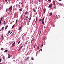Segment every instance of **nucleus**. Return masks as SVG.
Returning <instances> with one entry per match:
<instances>
[{"label":"nucleus","mask_w":64,"mask_h":64,"mask_svg":"<svg viewBox=\"0 0 64 64\" xmlns=\"http://www.w3.org/2000/svg\"><path fill=\"white\" fill-rule=\"evenodd\" d=\"M9 1H11V0H8Z\"/></svg>","instance_id":"nucleus-58"},{"label":"nucleus","mask_w":64,"mask_h":64,"mask_svg":"<svg viewBox=\"0 0 64 64\" xmlns=\"http://www.w3.org/2000/svg\"><path fill=\"white\" fill-rule=\"evenodd\" d=\"M2 58L4 60H5V56H4L2 57Z\"/></svg>","instance_id":"nucleus-11"},{"label":"nucleus","mask_w":64,"mask_h":64,"mask_svg":"<svg viewBox=\"0 0 64 64\" xmlns=\"http://www.w3.org/2000/svg\"><path fill=\"white\" fill-rule=\"evenodd\" d=\"M62 0H58V1H62Z\"/></svg>","instance_id":"nucleus-51"},{"label":"nucleus","mask_w":64,"mask_h":64,"mask_svg":"<svg viewBox=\"0 0 64 64\" xmlns=\"http://www.w3.org/2000/svg\"><path fill=\"white\" fill-rule=\"evenodd\" d=\"M28 12H26L25 13V15H27V14H28Z\"/></svg>","instance_id":"nucleus-23"},{"label":"nucleus","mask_w":64,"mask_h":64,"mask_svg":"<svg viewBox=\"0 0 64 64\" xmlns=\"http://www.w3.org/2000/svg\"><path fill=\"white\" fill-rule=\"evenodd\" d=\"M2 20H1L0 21V24H1V22H2Z\"/></svg>","instance_id":"nucleus-33"},{"label":"nucleus","mask_w":64,"mask_h":64,"mask_svg":"<svg viewBox=\"0 0 64 64\" xmlns=\"http://www.w3.org/2000/svg\"><path fill=\"white\" fill-rule=\"evenodd\" d=\"M43 45H44V44H42V47H43Z\"/></svg>","instance_id":"nucleus-34"},{"label":"nucleus","mask_w":64,"mask_h":64,"mask_svg":"<svg viewBox=\"0 0 64 64\" xmlns=\"http://www.w3.org/2000/svg\"><path fill=\"white\" fill-rule=\"evenodd\" d=\"M31 59L32 60H34V58H32Z\"/></svg>","instance_id":"nucleus-29"},{"label":"nucleus","mask_w":64,"mask_h":64,"mask_svg":"<svg viewBox=\"0 0 64 64\" xmlns=\"http://www.w3.org/2000/svg\"><path fill=\"white\" fill-rule=\"evenodd\" d=\"M0 62H2V59H0Z\"/></svg>","instance_id":"nucleus-37"},{"label":"nucleus","mask_w":64,"mask_h":64,"mask_svg":"<svg viewBox=\"0 0 64 64\" xmlns=\"http://www.w3.org/2000/svg\"><path fill=\"white\" fill-rule=\"evenodd\" d=\"M2 40H3V38H3V35H2Z\"/></svg>","instance_id":"nucleus-21"},{"label":"nucleus","mask_w":64,"mask_h":64,"mask_svg":"<svg viewBox=\"0 0 64 64\" xmlns=\"http://www.w3.org/2000/svg\"><path fill=\"white\" fill-rule=\"evenodd\" d=\"M50 16H51L52 15V12H50Z\"/></svg>","instance_id":"nucleus-15"},{"label":"nucleus","mask_w":64,"mask_h":64,"mask_svg":"<svg viewBox=\"0 0 64 64\" xmlns=\"http://www.w3.org/2000/svg\"><path fill=\"white\" fill-rule=\"evenodd\" d=\"M40 51H42V50L41 49L40 50Z\"/></svg>","instance_id":"nucleus-52"},{"label":"nucleus","mask_w":64,"mask_h":64,"mask_svg":"<svg viewBox=\"0 0 64 64\" xmlns=\"http://www.w3.org/2000/svg\"><path fill=\"white\" fill-rule=\"evenodd\" d=\"M44 28H46V27H45V26L44 27Z\"/></svg>","instance_id":"nucleus-54"},{"label":"nucleus","mask_w":64,"mask_h":64,"mask_svg":"<svg viewBox=\"0 0 64 64\" xmlns=\"http://www.w3.org/2000/svg\"><path fill=\"white\" fill-rule=\"evenodd\" d=\"M7 11V9H6V11Z\"/></svg>","instance_id":"nucleus-61"},{"label":"nucleus","mask_w":64,"mask_h":64,"mask_svg":"<svg viewBox=\"0 0 64 64\" xmlns=\"http://www.w3.org/2000/svg\"><path fill=\"white\" fill-rule=\"evenodd\" d=\"M24 50H25V48H24Z\"/></svg>","instance_id":"nucleus-56"},{"label":"nucleus","mask_w":64,"mask_h":64,"mask_svg":"<svg viewBox=\"0 0 64 64\" xmlns=\"http://www.w3.org/2000/svg\"><path fill=\"white\" fill-rule=\"evenodd\" d=\"M46 39V38L45 37L44 38V40H45Z\"/></svg>","instance_id":"nucleus-59"},{"label":"nucleus","mask_w":64,"mask_h":64,"mask_svg":"<svg viewBox=\"0 0 64 64\" xmlns=\"http://www.w3.org/2000/svg\"><path fill=\"white\" fill-rule=\"evenodd\" d=\"M16 24H17V23H18V20H16Z\"/></svg>","instance_id":"nucleus-20"},{"label":"nucleus","mask_w":64,"mask_h":64,"mask_svg":"<svg viewBox=\"0 0 64 64\" xmlns=\"http://www.w3.org/2000/svg\"><path fill=\"white\" fill-rule=\"evenodd\" d=\"M14 27H15V25H14L12 27V29H13V28H14Z\"/></svg>","instance_id":"nucleus-26"},{"label":"nucleus","mask_w":64,"mask_h":64,"mask_svg":"<svg viewBox=\"0 0 64 64\" xmlns=\"http://www.w3.org/2000/svg\"><path fill=\"white\" fill-rule=\"evenodd\" d=\"M2 19H3V18L2 17L1 18L0 20H2Z\"/></svg>","instance_id":"nucleus-44"},{"label":"nucleus","mask_w":64,"mask_h":64,"mask_svg":"<svg viewBox=\"0 0 64 64\" xmlns=\"http://www.w3.org/2000/svg\"><path fill=\"white\" fill-rule=\"evenodd\" d=\"M12 9H13V8L12 7V6H11V7L9 9V10H10V12H9V13H10V12H11V10H12Z\"/></svg>","instance_id":"nucleus-1"},{"label":"nucleus","mask_w":64,"mask_h":64,"mask_svg":"<svg viewBox=\"0 0 64 64\" xmlns=\"http://www.w3.org/2000/svg\"><path fill=\"white\" fill-rule=\"evenodd\" d=\"M23 22H21V26H22V24H23Z\"/></svg>","instance_id":"nucleus-36"},{"label":"nucleus","mask_w":64,"mask_h":64,"mask_svg":"<svg viewBox=\"0 0 64 64\" xmlns=\"http://www.w3.org/2000/svg\"><path fill=\"white\" fill-rule=\"evenodd\" d=\"M33 11H34V12H36V10H35L34 9L33 10Z\"/></svg>","instance_id":"nucleus-24"},{"label":"nucleus","mask_w":64,"mask_h":64,"mask_svg":"<svg viewBox=\"0 0 64 64\" xmlns=\"http://www.w3.org/2000/svg\"><path fill=\"white\" fill-rule=\"evenodd\" d=\"M29 58H30V57H28L26 58V60H28V59H29Z\"/></svg>","instance_id":"nucleus-25"},{"label":"nucleus","mask_w":64,"mask_h":64,"mask_svg":"<svg viewBox=\"0 0 64 64\" xmlns=\"http://www.w3.org/2000/svg\"><path fill=\"white\" fill-rule=\"evenodd\" d=\"M41 32H40V33L39 34V36H40V35H41Z\"/></svg>","instance_id":"nucleus-42"},{"label":"nucleus","mask_w":64,"mask_h":64,"mask_svg":"<svg viewBox=\"0 0 64 64\" xmlns=\"http://www.w3.org/2000/svg\"><path fill=\"white\" fill-rule=\"evenodd\" d=\"M45 1L46 2H47V0H45Z\"/></svg>","instance_id":"nucleus-55"},{"label":"nucleus","mask_w":64,"mask_h":64,"mask_svg":"<svg viewBox=\"0 0 64 64\" xmlns=\"http://www.w3.org/2000/svg\"><path fill=\"white\" fill-rule=\"evenodd\" d=\"M39 21H40V22L42 21V19H40V20H39Z\"/></svg>","instance_id":"nucleus-32"},{"label":"nucleus","mask_w":64,"mask_h":64,"mask_svg":"<svg viewBox=\"0 0 64 64\" xmlns=\"http://www.w3.org/2000/svg\"><path fill=\"white\" fill-rule=\"evenodd\" d=\"M20 42H21V41H19V42H18V45H19V43H20Z\"/></svg>","instance_id":"nucleus-35"},{"label":"nucleus","mask_w":64,"mask_h":64,"mask_svg":"<svg viewBox=\"0 0 64 64\" xmlns=\"http://www.w3.org/2000/svg\"><path fill=\"white\" fill-rule=\"evenodd\" d=\"M21 4H22V5L23 4V3H21Z\"/></svg>","instance_id":"nucleus-60"},{"label":"nucleus","mask_w":64,"mask_h":64,"mask_svg":"<svg viewBox=\"0 0 64 64\" xmlns=\"http://www.w3.org/2000/svg\"><path fill=\"white\" fill-rule=\"evenodd\" d=\"M42 24H44V21H42Z\"/></svg>","instance_id":"nucleus-43"},{"label":"nucleus","mask_w":64,"mask_h":64,"mask_svg":"<svg viewBox=\"0 0 64 64\" xmlns=\"http://www.w3.org/2000/svg\"><path fill=\"white\" fill-rule=\"evenodd\" d=\"M54 9H55V8H56V6H55V7L54 8Z\"/></svg>","instance_id":"nucleus-53"},{"label":"nucleus","mask_w":64,"mask_h":64,"mask_svg":"<svg viewBox=\"0 0 64 64\" xmlns=\"http://www.w3.org/2000/svg\"><path fill=\"white\" fill-rule=\"evenodd\" d=\"M37 48L38 49H39V46H38Z\"/></svg>","instance_id":"nucleus-45"},{"label":"nucleus","mask_w":64,"mask_h":64,"mask_svg":"<svg viewBox=\"0 0 64 64\" xmlns=\"http://www.w3.org/2000/svg\"><path fill=\"white\" fill-rule=\"evenodd\" d=\"M22 49V48H20L18 50V51H19V50H20V51H21V50H22V49Z\"/></svg>","instance_id":"nucleus-22"},{"label":"nucleus","mask_w":64,"mask_h":64,"mask_svg":"<svg viewBox=\"0 0 64 64\" xmlns=\"http://www.w3.org/2000/svg\"><path fill=\"white\" fill-rule=\"evenodd\" d=\"M14 46H15V42H14V43L12 45V48H13V47Z\"/></svg>","instance_id":"nucleus-2"},{"label":"nucleus","mask_w":64,"mask_h":64,"mask_svg":"<svg viewBox=\"0 0 64 64\" xmlns=\"http://www.w3.org/2000/svg\"><path fill=\"white\" fill-rule=\"evenodd\" d=\"M12 23H13V22H12L10 23V24H12Z\"/></svg>","instance_id":"nucleus-50"},{"label":"nucleus","mask_w":64,"mask_h":64,"mask_svg":"<svg viewBox=\"0 0 64 64\" xmlns=\"http://www.w3.org/2000/svg\"><path fill=\"white\" fill-rule=\"evenodd\" d=\"M8 58H11V56H12V55H10V54H9L8 55Z\"/></svg>","instance_id":"nucleus-4"},{"label":"nucleus","mask_w":64,"mask_h":64,"mask_svg":"<svg viewBox=\"0 0 64 64\" xmlns=\"http://www.w3.org/2000/svg\"><path fill=\"white\" fill-rule=\"evenodd\" d=\"M39 2H41V1H40V0H39Z\"/></svg>","instance_id":"nucleus-49"},{"label":"nucleus","mask_w":64,"mask_h":64,"mask_svg":"<svg viewBox=\"0 0 64 64\" xmlns=\"http://www.w3.org/2000/svg\"><path fill=\"white\" fill-rule=\"evenodd\" d=\"M23 45L20 48H23Z\"/></svg>","instance_id":"nucleus-47"},{"label":"nucleus","mask_w":64,"mask_h":64,"mask_svg":"<svg viewBox=\"0 0 64 64\" xmlns=\"http://www.w3.org/2000/svg\"><path fill=\"white\" fill-rule=\"evenodd\" d=\"M45 19V17H44V18L42 20V21H44V19Z\"/></svg>","instance_id":"nucleus-31"},{"label":"nucleus","mask_w":64,"mask_h":64,"mask_svg":"<svg viewBox=\"0 0 64 64\" xmlns=\"http://www.w3.org/2000/svg\"><path fill=\"white\" fill-rule=\"evenodd\" d=\"M5 1L6 2H7V0H5Z\"/></svg>","instance_id":"nucleus-48"},{"label":"nucleus","mask_w":64,"mask_h":64,"mask_svg":"<svg viewBox=\"0 0 64 64\" xmlns=\"http://www.w3.org/2000/svg\"><path fill=\"white\" fill-rule=\"evenodd\" d=\"M20 12H21L22 11V8H21V9H20Z\"/></svg>","instance_id":"nucleus-16"},{"label":"nucleus","mask_w":64,"mask_h":64,"mask_svg":"<svg viewBox=\"0 0 64 64\" xmlns=\"http://www.w3.org/2000/svg\"><path fill=\"white\" fill-rule=\"evenodd\" d=\"M4 27H3L2 28V31H3V30H4Z\"/></svg>","instance_id":"nucleus-13"},{"label":"nucleus","mask_w":64,"mask_h":64,"mask_svg":"<svg viewBox=\"0 0 64 64\" xmlns=\"http://www.w3.org/2000/svg\"><path fill=\"white\" fill-rule=\"evenodd\" d=\"M28 16H26V22L27 21V19H28Z\"/></svg>","instance_id":"nucleus-5"},{"label":"nucleus","mask_w":64,"mask_h":64,"mask_svg":"<svg viewBox=\"0 0 64 64\" xmlns=\"http://www.w3.org/2000/svg\"><path fill=\"white\" fill-rule=\"evenodd\" d=\"M8 26H6V28H5V31H6V30H7V28H8Z\"/></svg>","instance_id":"nucleus-7"},{"label":"nucleus","mask_w":64,"mask_h":64,"mask_svg":"<svg viewBox=\"0 0 64 64\" xmlns=\"http://www.w3.org/2000/svg\"><path fill=\"white\" fill-rule=\"evenodd\" d=\"M22 26H21V27H20V28L18 29V30H19V31H20V30H21L22 29Z\"/></svg>","instance_id":"nucleus-9"},{"label":"nucleus","mask_w":64,"mask_h":64,"mask_svg":"<svg viewBox=\"0 0 64 64\" xmlns=\"http://www.w3.org/2000/svg\"><path fill=\"white\" fill-rule=\"evenodd\" d=\"M12 32L10 33V34H11V33H12Z\"/></svg>","instance_id":"nucleus-62"},{"label":"nucleus","mask_w":64,"mask_h":64,"mask_svg":"<svg viewBox=\"0 0 64 64\" xmlns=\"http://www.w3.org/2000/svg\"><path fill=\"white\" fill-rule=\"evenodd\" d=\"M31 43H33V42H32V40L31 41Z\"/></svg>","instance_id":"nucleus-57"},{"label":"nucleus","mask_w":64,"mask_h":64,"mask_svg":"<svg viewBox=\"0 0 64 64\" xmlns=\"http://www.w3.org/2000/svg\"><path fill=\"white\" fill-rule=\"evenodd\" d=\"M52 4H50L49 6L50 8H52Z\"/></svg>","instance_id":"nucleus-6"},{"label":"nucleus","mask_w":64,"mask_h":64,"mask_svg":"<svg viewBox=\"0 0 64 64\" xmlns=\"http://www.w3.org/2000/svg\"><path fill=\"white\" fill-rule=\"evenodd\" d=\"M53 3L54 5H56V4H55V3H56V2L55 1V0H54L53 1Z\"/></svg>","instance_id":"nucleus-8"},{"label":"nucleus","mask_w":64,"mask_h":64,"mask_svg":"<svg viewBox=\"0 0 64 64\" xmlns=\"http://www.w3.org/2000/svg\"><path fill=\"white\" fill-rule=\"evenodd\" d=\"M1 49L2 51H3V50H4V48H1Z\"/></svg>","instance_id":"nucleus-27"},{"label":"nucleus","mask_w":64,"mask_h":64,"mask_svg":"<svg viewBox=\"0 0 64 64\" xmlns=\"http://www.w3.org/2000/svg\"><path fill=\"white\" fill-rule=\"evenodd\" d=\"M58 5H59L60 6H62V4H60V3H58Z\"/></svg>","instance_id":"nucleus-14"},{"label":"nucleus","mask_w":64,"mask_h":64,"mask_svg":"<svg viewBox=\"0 0 64 64\" xmlns=\"http://www.w3.org/2000/svg\"><path fill=\"white\" fill-rule=\"evenodd\" d=\"M14 35V32H13L12 33V36H13Z\"/></svg>","instance_id":"nucleus-19"},{"label":"nucleus","mask_w":64,"mask_h":64,"mask_svg":"<svg viewBox=\"0 0 64 64\" xmlns=\"http://www.w3.org/2000/svg\"><path fill=\"white\" fill-rule=\"evenodd\" d=\"M36 44H35V45H34V49H35V47H36Z\"/></svg>","instance_id":"nucleus-28"},{"label":"nucleus","mask_w":64,"mask_h":64,"mask_svg":"<svg viewBox=\"0 0 64 64\" xmlns=\"http://www.w3.org/2000/svg\"><path fill=\"white\" fill-rule=\"evenodd\" d=\"M48 1H49L50 2H50H51V0H49Z\"/></svg>","instance_id":"nucleus-30"},{"label":"nucleus","mask_w":64,"mask_h":64,"mask_svg":"<svg viewBox=\"0 0 64 64\" xmlns=\"http://www.w3.org/2000/svg\"><path fill=\"white\" fill-rule=\"evenodd\" d=\"M8 52V50H6L4 51V53H6V52Z\"/></svg>","instance_id":"nucleus-18"},{"label":"nucleus","mask_w":64,"mask_h":64,"mask_svg":"<svg viewBox=\"0 0 64 64\" xmlns=\"http://www.w3.org/2000/svg\"><path fill=\"white\" fill-rule=\"evenodd\" d=\"M34 38H33L32 40V41H33L34 40Z\"/></svg>","instance_id":"nucleus-38"},{"label":"nucleus","mask_w":64,"mask_h":64,"mask_svg":"<svg viewBox=\"0 0 64 64\" xmlns=\"http://www.w3.org/2000/svg\"><path fill=\"white\" fill-rule=\"evenodd\" d=\"M58 18H60V16H58Z\"/></svg>","instance_id":"nucleus-41"},{"label":"nucleus","mask_w":64,"mask_h":64,"mask_svg":"<svg viewBox=\"0 0 64 64\" xmlns=\"http://www.w3.org/2000/svg\"><path fill=\"white\" fill-rule=\"evenodd\" d=\"M44 40V39H43V40Z\"/></svg>","instance_id":"nucleus-63"},{"label":"nucleus","mask_w":64,"mask_h":64,"mask_svg":"<svg viewBox=\"0 0 64 64\" xmlns=\"http://www.w3.org/2000/svg\"><path fill=\"white\" fill-rule=\"evenodd\" d=\"M31 17H30V18L29 20L30 21L31 20Z\"/></svg>","instance_id":"nucleus-40"},{"label":"nucleus","mask_w":64,"mask_h":64,"mask_svg":"<svg viewBox=\"0 0 64 64\" xmlns=\"http://www.w3.org/2000/svg\"><path fill=\"white\" fill-rule=\"evenodd\" d=\"M0 64H2V63H0Z\"/></svg>","instance_id":"nucleus-64"},{"label":"nucleus","mask_w":64,"mask_h":64,"mask_svg":"<svg viewBox=\"0 0 64 64\" xmlns=\"http://www.w3.org/2000/svg\"><path fill=\"white\" fill-rule=\"evenodd\" d=\"M11 32V31L10 30L8 32V34H9L10 33V32Z\"/></svg>","instance_id":"nucleus-17"},{"label":"nucleus","mask_w":64,"mask_h":64,"mask_svg":"<svg viewBox=\"0 0 64 64\" xmlns=\"http://www.w3.org/2000/svg\"><path fill=\"white\" fill-rule=\"evenodd\" d=\"M37 19H38V18H37V17H36V21L35 22V23H36V22H37Z\"/></svg>","instance_id":"nucleus-12"},{"label":"nucleus","mask_w":64,"mask_h":64,"mask_svg":"<svg viewBox=\"0 0 64 64\" xmlns=\"http://www.w3.org/2000/svg\"><path fill=\"white\" fill-rule=\"evenodd\" d=\"M28 42V41L27 40L26 42V44H27V42Z\"/></svg>","instance_id":"nucleus-39"},{"label":"nucleus","mask_w":64,"mask_h":64,"mask_svg":"<svg viewBox=\"0 0 64 64\" xmlns=\"http://www.w3.org/2000/svg\"><path fill=\"white\" fill-rule=\"evenodd\" d=\"M15 59V58H12V59Z\"/></svg>","instance_id":"nucleus-46"},{"label":"nucleus","mask_w":64,"mask_h":64,"mask_svg":"<svg viewBox=\"0 0 64 64\" xmlns=\"http://www.w3.org/2000/svg\"><path fill=\"white\" fill-rule=\"evenodd\" d=\"M6 20H7V19H6L5 20H4V25H5L6 24V21H7Z\"/></svg>","instance_id":"nucleus-3"},{"label":"nucleus","mask_w":64,"mask_h":64,"mask_svg":"<svg viewBox=\"0 0 64 64\" xmlns=\"http://www.w3.org/2000/svg\"><path fill=\"white\" fill-rule=\"evenodd\" d=\"M46 9L44 8V13H45V12H46Z\"/></svg>","instance_id":"nucleus-10"}]
</instances>
